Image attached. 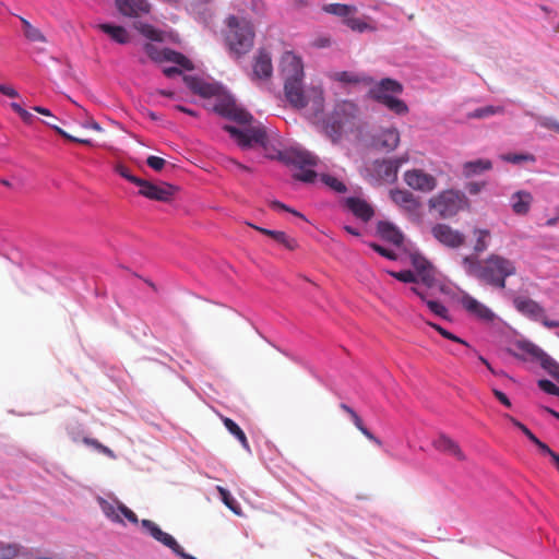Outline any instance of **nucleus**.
<instances>
[{"label": "nucleus", "mask_w": 559, "mask_h": 559, "mask_svg": "<svg viewBox=\"0 0 559 559\" xmlns=\"http://www.w3.org/2000/svg\"><path fill=\"white\" fill-rule=\"evenodd\" d=\"M215 109L221 115L238 123L248 124L242 129L233 126L224 127V130L236 140L241 148H249L257 144L266 150L269 139L265 127L261 123L251 124L253 117L249 112L236 108L235 106H216Z\"/></svg>", "instance_id": "f257e3e1"}, {"label": "nucleus", "mask_w": 559, "mask_h": 559, "mask_svg": "<svg viewBox=\"0 0 559 559\" xmlns=\"http://www.w3.org/2000/svg\"><path fill=\"white\" fill-rule=\"evenodd\" d=\"M223 39L225 47L235 59H240L248 55L255 39V29L253 23L238 15H228L224 21Z\"/></svg>", "instance_id": "f03ea898"}, {"label": "nucleus", "mask_w": 559, "mask_h": 559, "mask_svg": "<svg viewBox=\"0 0 559 559\" xmlns=\"http://www.w3.org/2000/svg\"><path fill=\"white\" fill-rule=\"evenodd\" d=\"M281 73L284 79V92L287 102L295 108H305L309 100L302 86L304 64L301 59L290 51L281 58Z\"/></svg>", "instance_id": "7ed1b4c3"}, {"label": "nucleus", "mask_w": 559, "mask_h": 559, "mask_svg": "<svg viewBox=\"0 0 559 559\" xmlns=\"http://www.w3.org/2000/svg\"><path fill=\"white\" fill-rule=\"evenodd\" d=\"M515 263L499 254H490L477 269L476 276L484 283L500 289L506 288V280L515 275Z\"/></svg>", "instance_id": "20e7f679"}, {"label": "nucleus", "mask_w": 559, "mask_h": 559, "mask_svg": "<svg viewBox=\"0 0 559 559\" xmlns=\"http://www.w3.org/2000/svg\"><path fill=\"white\" fill-rule=\"evenodd\" d=\"M403 85L393 79H382L370 88V96L378 103L384 105L389 110L396 115H406L407 105L396 95L402 94Z\"/></svg>", "instance_id": "39448f33"}, {"label": "nucleus", "mask_w": 559, "mask_h": 559, "mask_svg": "<svg viewBox=\"0 0 559 559\" xmlns=\"http://www.w3.org/2000/svg\"><path fill=\"white\" fill-rule=\"evenodd\" d=\"M280 159L288 166H294L300 169L299 173L293 175V178L302 182H313L317 178V173L307 167H314L318 164V157L312 153L300 150L290 148L280 153Z\"/></svg>", "instance_id": "423d86ee"}, {"label": "nucleus", "mask_w": 559, "mask_h": 559, "mask_svg": "<svg viewBox=\"0 0 559 559\" xmlns=\"http://www.w3.org/2000/svg\"><path fill=\"white\" fill-rule=\"evenodd\" d=\"M466 203L465 195L454 189L443 190L428 201L429 209L436 211L441 218L455 216Z\"/></svg>", "instance_id": "0eeeda50"}, {"label": "nucleus", "mask_w": 559, "mask_h": 559, "mask_svg": "<svg viewBox=\"0 0 559 559\" xmlns=\"http://www.w3.org/2000/svg\"><path fill=\"white\" fill-rule=\"evenodd\" d=\"M407 162V154L394 158L376 159L366 168V171L377 182L394 183L400 167Z\"/></svg>", "instance_id": "6e6552de"}, {"label": "nucleus", "mask_w": 559, "mask_h": 559, "mask_svg": "<svg viewBox=\"0 0 559 559\" xmlns=\"http://www.w3.org/2000/svg\"><path fill=\"white\" fill-rule=\"evenodd\" d=\"M355 112L356 106L350 102H343L335 107L325 122V131L333 141L341 136L345 128L352 126Z\"/></svg>", "instance_id": "1a4fd4ad"}, {"label": "nucleus", "mask_w": 559, "mask_h": 559, "mask_svg": "<svg viewBox=\"0 0 559 559\" xmlns=\"http://www.w3.org/2000/svg\"><path fill=\"white\" fill-rule=\"evenodd\" d=\"M143 49L147 57L156 63L173 62L181 67L183 70L190 71L193 69L192 62L186 56L173 49H160L152 43H146Z\"/></svg>", "instance_id": "9d476101"}, {"label": "nucleus", "mask_w": 559, "mask_h": 559, "mask_svg": "<svg viewBox=\"0 0 559 559\" xmlns=\"http://www.w3.org/2000/svg\"><path fill=\"white\" fill-rule=\"evenodd\" d=\"M138 187L139 194L150 200L159 202H170L178 191V188L170 183L164 181L159 183H153L145 179H141Z\"/></svg>", "instance_id": "9b49d317"}, {"label": "nucleus", "mask_w": 559, "mask_h": 559, "mask_svg": "<svg viewBox=\"0 0 559 559\" xmlns=\"http://www.w3.org/2000/svg\"><path fill=\"white\" fill-rule=\"evenodd\" d=\"M272 75L273 63L271 53L266 49L261 48L252 58V72L250 78L252 81H267Z\"/></svg>", "instance_id": "f8f14e48"}, {"label": "nucleus", "mask_w": 559, "mask_h": 559, "mask_svg": "<svg viewBox=\"0 0 559 559\" xmlns=\"http://www.w3.org/2000/svg\"><path fill=\"white\" fill-rule=\"evenodd\" d=\"M404 181L409 188L421 192H430L437 188V179L421 169L405 171Z\"/></svg>", "instance_id": "ddd939ff"}, {"label": "nucleus", "mask_w": 559, "mask_h": 559, "mask_svg": "<svg viewBox=\"0 0 559 559\" xmlns=\"http://www.w3.org/2000/svg\"><path fill=\"white\" fill-rule=\"evenodd\" d=\"M432 236L443 246L459 248L465 242V236L447 224H436L431 228Z\"/></svg>", "instance_id": "4468645a"}, {"label": "nucleus", "mask_w": 559, "mask_h": 559, "mask_svg": "<svg viewBox=\"0 0 559 559\" xmlns=\"http://www.w3.org/2000/svg\"><path fill=\"white\" fill-rule=\"evenodd\" d=\"M411 262L419 282L428 288L433 287L436 285V272L431 263L419 253L411 254Z\"/></svg>", "instance_id": "2eb2a0df"}, {"label": "nucleus", "mask_w": 559, "mask_h": 559, "mask_svg": "<svg viewBox=\"0 0 559 559\" xmlns=\"http://www.w3.org/2000/svg\"><path fill=\"white\" fill-rule=\"evenodd\" d=\"M460 302L462 307L473 317L483 321H492L495 318L493 312L484 304L468 294H463Z\"/></svg>", "instance_id": "dca6fc26"}, {"label": "nucleus", "mask_w": 559, "mask_h": 559, "mask_svg": "<svg viewBox=\"0 0 559 559\" xmlns=\"http://www.w3.org/2000/svg\"><path fill=\"white\" fill-rule=\"evenodd\" d=\"M116 5L121 14L129 17H140L151 9L146 0H116Z\"/></svg>", "instance_id": "f3484780"}, {"label": "nucleus", "mask_w": 559, "mask_h": 559, "mask_svg": "<svg viewBox=\"0 0 559 559\" xmlns=\"http://www.w3.org/2000/svg\"><path fill=\"white\" fill-rule=\"evenodd\" d=\"M390 195H391L392 201L396 205L401 206L403 210H405L408 213H412V214L417 213L420 207L419 201L408 190L394 189V190H391Z\"/></svg>", "instance_id": "a211bd4d"}, {"label": "nucleus", "mask_w": 559, "mask_h": 559, "mask_svg": "<svg viewBox=\"0 0 559 559\" xmlns=\"http://www.w3.org/2000/svg\"><path fill=\"white\" fill-rule=\"evenodd\" d=\"M142 526L154 537L166 547L170 548L174 552L179 548L177 540L169 534L163 532L156 523L151 520H143Z\"/></svg>", "instance_id": "6ab92c4d"}, {"label": "nucleus", "mask_w": 559, "mask_h": 559, "mask_svg": "<svg viewBox=\"0 0 559 559\" xmlns=\"http://www.w3.org/2000/svg\"><path fill=\"white\" fill-rule=\"evenodd\" d=\"M513 305L518 311L534 319L540 320L544 314V309L535 300L526 297H516L513 300Z\"/></svg>", "instance_id": "aec40b11"}, {"label": "nucleus", "mask_w": 559, "mask_h": 559, "mask_svg": "<svg viewBox=\"0 0 559 559\" xmlns=\"http://www.w3.org/2000/svg\"><path fill=\"white\" fill-rule=\"evenodd\" d=\"M346 206L356 217L364 222L370 221L374 214L371 205L359 198H348L346 200Z\"/></svg>", "instance_id": "412c9836"}, {"label": "nucleus", "mask_w": 559, "mask_h": 559, "mask_svg": "<svg viewBox=\"0 0 559 559\" xmlns=\"http://www.w3.org/2000/svg\"><path fill=\"white\" fill-rule=\"evenodd\" d=\"M377 233L382 239L397 247L404 241V236L401 230L389 222H379L377 225Z\"/></svg>", "instance_id": "4be33fe9"}, {"label": "nucleus", "mask_w": 559, "mask_h": 559, "mask_svg": "<svg viewBox=\"0 0 559 559\" xmlns=\"http://www.w3.org/2000/svg\"><path fill=\"white\" fill-rule=\"evenodd\" d=\"M515 347L521 352V354H514L518 358H525V356H527L531 360L540 364L546 356V353L540 347L530 341H519Z\"/></svg>", "instance_id": "5701e85b"}, {"label": "nucleus", "mask_w": 559, "mask_h": 559, "mask_svg": "<svg viewBox=\"0 0 559 559\" xmlns=\"http://www.w3.org/2000/svg\"><path fill=\"white\" fill-rule=\"evenodd\" d=\"M433 447L436 450L455 456L459 460H463V453L459 444L445 435H440L433 440Z\"/></svg>", "instance_id": "b1692460"}, {"label": "nucleus", "mask_w": 559, "mask_h": 559, "mask_svg": "<svg viewBox=\"0 0 559 559\" xmlns=\"http://www.w3.org/2000/svg\"><path fill=\"white\" fill-rule=\"evenodd\" d=\"M377 145L391 152L400 144V132L395 128L382 130L376 139Z\"/></svg>", "instance_id": "393cba45"}, {"label": "nucleus", "mask_w": 559, "mask_h": 559, "mask_svg": "<svg viewBox=\"0 0 559 559\" xmlns=\"http://www.w3.org/2000/svg\"><path fill=\"white\" fill-rule=\"evenodd\" d=\"M183 81L193 93L200 96L211 97L215 94V87L212 84L205 83L198 76L185 75Z\"/></svg>", "instance_id": "a878e982"}, {"label": "nucleus", "mask_w": 559, "mask_h": 559, "mask_svg": "<svg viewBox=\"0 0 559 559\" xmlns=\"http://www.w3.org/2000/svg\"><path fill=\"white\" fill-rule=\"evenodd\" d=\"M250 226L260 231L261 234L271 237L276 242L283 245L288 250H295L297 248V241L294 238L288 237L284 231L266 229L251 224Z\"/></svg>", "instance_id": "bb28decb"}, {"label": "nucleus", "mask_w": 559, "mask_h": 559, "mask_svg": "<svg viewBox=\"0 0 559 559\" xmlns=\"http://www.w3.org/2000/svg\"><path fill=\"white\" fill-rule=\"evenodd\" d=\"M533 197L527 191H518L512 195V210L518 215L528 213Z\"/></svg>", "instance_id": "cd10ccee"}, {"label": "nucleus", "mask_w": 559, "mask_h": 559, "mask_svg": "<svg viewBox=\"0 0 559 559\" xmlns=\"http://www.w3.org/2000/svg\"><path fill=\"white\" fill-rule=\"evenodd\" d=\"M492 163L489 159H476L463 164L462 171L464 177L469 178L479 175L484 171L490 170Z\"/></svg>", "instance_id": "c85d7f7f"}, {"label": "nucleus", "mask_w": 559, "mask_h": 559, "mask_svg": "<svg viewBox=\"0 0 559 559\" xmlns=\"http://www.w3.org/2000/svg\"><path fill=\"white\" fill-rule=\"evenodd\" d=\"M322 10L325 13L342 17L343 21L357 13V8L355 5L344 3H329L323 5Z\"/></svg>", "instance_id": "c756f323"}, {"label": "nucleus", "mask_w": 559, "mask_h": 559, "mask_svg": "<svg viewBox=\"0 0 559 559\" xmlns=\"http://www.w3.org/2000/svg\"><path fill=\"white\" fill-rule=\"evenodd\" d=\"M343 23L350 28L353 32L365 33V32H376L377 27L364 19L355 16V14L350 15L348 19L344 20Z\"/></svg>", "instance_id": "7c9ffc66"}, {"label": "nucleus", "mask_w": 559, "mask_h": 559, "mask_svg": "<svg viewBox=\"0 0 559 559\" xmlns=\"http://www.w3.org/2000/svg\"><path fill=\"white\" fill-rule=\"evenodd\" d=\"M98 27L119 44H126L129 40L128 33L122 26L99 24Z\"/></svg>", "instance_id": "2f4dec72"}, {"label": "nucleus", "mask_w": 559, "mask_h": 559, "mask_svg": "<svg viewBox=\"0 0 559 559\" xmlns=\"http://www.w3.org/2000/svg\"><path fill=\"white\" fill-rule=\"evenodd\" d=\"M504 112V108L502 106H485L481 108H477L467 114L468 119H485L493 115H501Z\"/></svg>", "instance_id": "473e14b6"}, {"label": "nucleus", "mask_w": 559, "mask_h": 559, "mask_svg": "<svg viewBox=\"0 0 559 559\" xmlns=\"http://www.w3.org/2000/svg\"><path fill=\"white\" fill-rule=\"evenodd\" d=\"M223 424L226 427V429L238 439L241 445L246 450H249V442L242 429L233 419L228 417H223Z\"/></svg>", "instance_id": "72a5a7b5"}, {"label": "nucleus", "mask_w": 559, "mask_h": 559, "mask_svg": "<svg viewBox=\"0 0 559 559\" xmlns=\"http://www.w3.org/2000/svg\"><path fill=\"white\" fill-rule=\"evenodd\" d=\"M20 19H21V23L23 26L24 36L28 40L36 41V43H45L46 41V37L37 27L33 26L26 19H24V17H20Z\"/></svg>", "instance_id": "f704fd0d"}, {"label": "nucleus", "mask_w": 559, "mask_h": 559, "mask_svg": "<svg viewBox=\"0 0 559 559\" xmlns=\"http://www.w3.org/2000/svg\"><path fill=\"white\" fill-rule=\"evenodd\" d=\"M474 235L476 236V242L474 246V251L476 253L484 252L488 248L487 239L490 237V231L488 229L476 228L474 230Z\"/></svg>", "instance_id": "c9c22d12"}, {"label": "nucleus", "mask_w": 559, "mask_h": 559, "mask_svg": "<svg viewBox=\"0 0 559 559\" xmlns=\"http://www.w3.org/2000/svg\"><path fill=\"white\" fill-rule=\"evenodd\" d=\"M99 504H100V508H102V511L104 512V514L110 519L111 521H115V522H119V523H122V518H120V514H119V504L115 506L106 500H100L99 501Z\"/></svg>", "instance_id": "e433bc0d"}, {"label": "nucleus", "mask_w": 559, "mask_h": 559, "mask_svg": "<svg viewBox=\"0 0 559 559\" xmlns=\"http://www.w3.org/2000/svg\"><path fill=\"white\" fill-rule=\"evenodd\" d=\"M135 28L151 40H162V33L150 24L138 23Z\"/></svg>", "instance_id": "4c0bfd02"}, {"label": "nucleus", "mask_w": 559, "mask_h": 559, "mask_svg": "<svg viewBox=\"0 0 559 559\" xmlns=\"http://www.w3.org/2000/svg\"><path fill=\"white\" fill-rule=\"evenodd\" d=\"M217 491L224 504L236 514H239V507L236 500L231 497L230 492L222 486H217Z\"/></svg>", "instance_id": "58836bf2"}, {"label": "nucleus", "mask_w": 559, "mask_h": 559, "mask_svg": "<svg viewBox=\"0 0 559 559\" xmlns=\"http://www.w3.org/2000/svg\"><path fill=\"white\" fill-rule=\"evenodd\" d=\"M20 554V545L0 543V559H14Z\"/></svg>", "instance_id": "ea45409f"}, {"label": "nucleus", "mask_w": 559, "mask_h": 559, "mask_svg": "<svg viewBox=\"0 0 559 559\" xmlns=\"http://www.w3.org/2000/svg\"><path fill=\"white\" fill-rule=\"evenodd\" d=\"M350 418L354 423V425L356 426V428L364 435L366 436L369 440L373 441L377 445H381V441L376 437L373 436L362 424V420L361 418L358 416V414L355 412L353 413V415H350Z\"/></svg>", "instance_id": "a19ab883"}, {"label": "nucleus", "mask_w": 559, "mask_h": 559, "mask_svg": "<svg viewBox=\"0 0 559 559\" xmlns=\"http://www.w3.org/2000/svg\"><path fill=\"white\" fill-rule=\"evenodd\" d=\"M540 366L555 379L559 381V364L546 354Z\"/></svg>", "instance_id": "79ce46f5"}, {"label": "nucleus", "mask_w": 559, "mask_h": 559, "mask_svg": "<svg viewBox=\"0 0 559 559\" xmlns=\"http://www.w3.org/2000/svg\"><path fill=\"white\" fill-rule=\"evenodd\" d=\"M46 124L48 127H50L51 129H53L60 136H62L63 139L68 140V141L76 142V143L84 144V145H92V141L88 139L75 138V136L69 134L68 132H66L60 127H58L51 122H46Z\"/></svg>", "instance_id": "37998d69"}, {"label": "nucleus", "mask_w": 559, "mask_h": 559, "mask_svg": "<svg viewBox=\"0 0 559 559\" xmlns=\"http://www.w3.org/2000/svg\"><path fill=\"white\" fill-rule=\"evenodd\" d=\"M389 274L392 277H394L397 281L403 282V283H417V282H419L418 276L413 271H409V270L400 271V272L390 271Z\"/></svg>", "instance_id": "c03bdc74"}, {"label": "nucleus", "mask_w": 559, "mask_h": 559, "mask_svg": "<svg viewBox=\"0 0 559 559\" xmlns=\"http://www.w3.org/2000/svg\"><path fill=\"white\" fill-rule=\"evenodd\" d=\"M322 181L330 187L332 190L343 193L346 191V186L340 181L337 178L330 176V175H323Z\"/></svg>", "instance_id": "a18cd8bd"}, {"label": "nucleus", "mask_w": 559, "mask_h": 559, "mask_svg": "<svg viewBox=\"0 0 559 559\" xmlns=\"http://www.w3.org/2000/svg\"><path fill=\"white\" fill-rule=\"evenodd\" d=\"M427 307L433 312L436 316L440 318H448V309L439 301L436 300H426Z\"/></svg>", "instance_id": "49530a36"}, {"label": "nucleus", "mask_w": 559, "mask_h": 559, "mask_svg": "<svg viewBox=\"0 0 559 559\" xmlns=\"http://www.w3.org/2000/svg\"><path fill=\"white\" fill-rule=\"evenodd\" d=\"M334 79L343 83H360L362 81L358 75L347 71L335 73Z\"/></svg>", "instance_id": "de8ad7c7"}, {"label": "nucleus", "mask_w": 559, "mask_h": 559, "mask_svg": "<svg viewBox=\"0 0 559 559\" xmlns=\"http://www.w3.org/2000/svg\"><path fill=\"white\" fill-rule=\"evenodd\" d=\"M540 127L559 133V122L551 117H537Z\"/></svg>", "instance_id": "09e8293b"}, {"label": "nucleus", "mask_w": 559, "mask_h": 559, "mask_svg": "<svg viewBox=\"0 0 559 559\" xmlns=\"http://www.w3.org/2000/svg\"><path fill=\"white\" fill-rule=\"evenodd\" d=\"M430 325L437 330L443 337L448 338V340H451L453 342H456V343H460V344H463L465 346H469L468 343H466L464 340H462L461 337L454 335L453 333L449 332L448 330L443 329L442 326L438 325V324H435V323H430Z\"/></svg>", "instance_id": "8fccbe9b"}, {"label": "nucleus", "mask_w": 559, "mask_h": 559, "mask_svg": "<svg viewBox=\"0 0 559 559\" xmlns=\"http://www.w3.org/2000/svg\"><path fill=\"white\" fill-rule=\"evenodd\" d=\"M538 386L540 390H543L547 394L559 396V388L556 384H554L550 380H547V379L539 380Z\"/></svg>", "instance_id": "3c124183"}, {"label": "nucleus", "mask_w": 559, "mask_h": 559, "mask_svg": "<svg viewBox=\"0 0 559 559\" xmlns=\"http://www.w3.org/2000/svg\"><path fill=\"white\" fill-rule=\"evenodd\" d=\"M117 173L123 177L124 179H127L128 181L134 183V185H139L141 178L136 177V176H133L130 171V169L123 165H118L117 168H116Z\"/></svg>", "instance_id": "603ef678"}, {"label": "nucleus", "mask_w": 559, "mask_h": 559, "mask_svg": "<svg viewBox=\"0 0 559 559\" xmlns=\"http://www.w3.org/2000/svg\"><path fill=\"white\" fill-rule=\"evenodd\" d=\"M370 247L376 252H378L380 255H382V257H384V258H386L389 260L394 261V260L397 259V255H396V253L394 251H392L390 249H386V248H384V247H382V246H380L378 243L372 242V243H370Z\"/></svg>", "instance_id": "864d4df0"}, {"label": "nucleus", "mask_w": 559, "mask_h": 559, "mask_svg": "<svg viewBox=\"0 0 559 559\" xmlns=\"http://www.w3.org/2000/svg\"><path fill=\"white\" fill-rule=\"evenodd\" d=\"M146 164L152 169H154L156 171H160L165 167L166 160L162 157L151 155L147 157Z\"/></svg>", "instance_id": "5fc2aeb1"}, {"label": "nucleus", "mask_w": 559, "mask_h": 559, "mask_svg": "<svg viewBox=\"0 0 559 559\" xmlns=\"http://www.w3.org/2000/svg\"><path fill=\"white\" fill-rule=\"evenodd\" d=\"M119 509L120 518L123 515L130 523H138V516L132 510H130L129 508L121 503H119Z\"/></svg>", "instance_id": "6e6d98bb"}, {"label": "nucleus", "mask_w": 559, "mask_h": 559, "mask_svg": "<svg viewBox=\"0 0 559 559\" xmlns=\"http://www.w3.org/2000/svg\"><path fill=\"white\" fill-rule=\"evenodd\" d=\"M270 206H271L272 209H274V210H282V211H286V212H289V213H292V214H294V215H296V216H298V217L304 218V215H302L301 213H299V212H297V211H295V210H293V209L288 207L286 204H284V203H282V202H280V201H276V200H275V201H271V202H270Z\"/></svg>", "instance_id": "4d7b16f0"}, {"label": "nucleus", "mask_w": 559, "mask_h": 559, "mask_svg": "<svg viewBox=\"0 0 559 559\" xmlns=\"http://www.w3.org/2000/svg\"><path fill=\"white\" fill-rule=\"evenodd\" d=\"M313 107L316 111L322 110L323 107V93L320 88H313Z\"/></svg>", "instance_id": "13d9d810"}, {"label": "nucleus", "mask_w": 559, "mask_h": 559, "mask_svg": "<svg viewBox=\"0 0 559 559\" xmlns=\"http://www.w3.org/2000/svg\"><path fill=\"white\" fill-rule=\"evenodd\" d=\"M512 424L518 427L532 442L537 438L525 425L513 417H509Z\"/></svg>", "instance_id": "bf43d9fd"}, {"label": "nucleus", "mask_w": 559, "mask_h": 559, "mask_svg": "<svg viewBox=\"0 0 559 559\" xmlns=\"http://www.w3.org/2000/svg\"><path fill=\"white\" fill-rule=\"evenodd\" d=\"M534 444H536L538 447V449L543 452V453H546L548 454L552 461L555 462V457L556 456H559L558 453L554 452L546 443L542 442L538 438H536L534 441H533Z\"/></svg>", "instance_id": "052dcab7"}, {"label": "nucleus", "mask_w": 559, "mask_h": 559, "mask_svg": "<svg viewBox=\"0 0 559 559\" xmlns=\"http://www.w3.org/2000/svg\"><path fill=\"white\" fill-rule=\"evenodd\" d=\"M486 186V182H475V181H472V182H468L466 185V190L468 191L469 194H478Z\"/></svg>", "instance_id": "680f3d73"}, {"label": "nucleus", "mask_w": 559, "mask_h": 559, "mask_svg": "<svg viewBox=\"0 0 559 559\" xmlns=\"http://www.w3.org/2000/svg\"><path fill=\"white\" fill-rule=\"evenodd\" d=\"M492 393L497 397V400L501 404H503L506 407L510 408L512 406L511 401L509 400V397L503 392H501V391H499L497 389H493Z\"/></svg>", "instance_id": "e2e57ef3"}, {"label": "nucleus", "mask_w": 559, "mask_h": 559, "mask_svg": "<svg viewBox=\"0 0 559 559\" xmlns=\"http://www.w3.org/2000/svg\"><path fill=\"white\" fill-rule=\"evenodd\" d=\"M82 127L85 129L95 130L97 132H100L103 130L99 123L91 117H87L86 120L82 122Z\"/></svg>", "instance_id": "0e129e2a"}, {"label": "nucleus", "mask_w": 559, "mask_h": 559, "mask_svg": "<svg viewBox=\"0 0 559 559\" xmlns=\"http://www.w3.org/2000/svg\"><path fill=\"white\" fill-rule=\"evenodd\" d=\"M503 159L510 163H520L522 160L532 159V157L526 155L508 154L503 156Z\"/></svg>", "instance_id": "69168bd1"}, {"label": "nucleus", "mask_w": 559, "mask_h": 559, "mask_svg": "<svg viewBox=\"0 0 559 559\" xmlns=\"http://www.w3.org/2000/svg\"><path fill=\"white\" fill-rule=\"evenodd\" d=\"M0 93H2L3 95H5L8 97H12V98L19 96V93L16 92L15 88H13L12 86L5 85V84H0Z\"/></svg>", "instance_id": "338daca9"}, {"label": "nucleus", "mask_w": 559, "mask_h": 559, "mask_svg": "<svg viewBox=\"0 0 559 559\" xmlns=\"http://www.w3.org/2000/svg\"><path fill=\"white\" fill-rule=\"evenodd\" d=\"M544 326L548 328V329H552V328H559V321H554V320H549L545 313L543 314V317L540 318L539 320Z\"/></svg>", "instance_id": "774afa93"}]
</instances>
